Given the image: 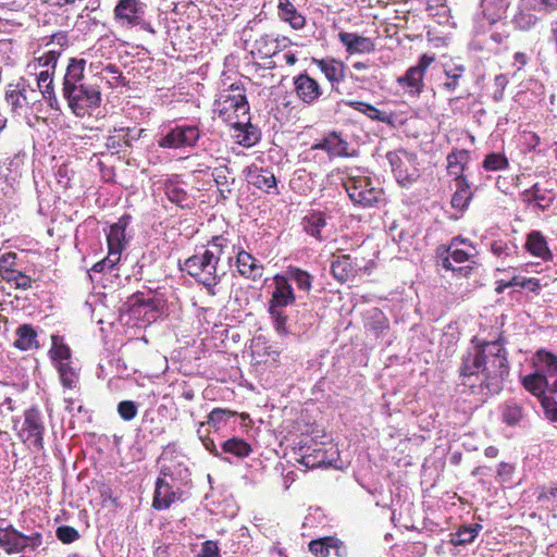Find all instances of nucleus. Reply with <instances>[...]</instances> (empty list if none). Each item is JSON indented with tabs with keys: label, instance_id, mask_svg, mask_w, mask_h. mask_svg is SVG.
Returning a JSON list of instances; mask_svg holds the SVG:
<instances>
[{
	"label": "nucleus",
	"instance_id": "nucleus-27",
	"mask_svg": "<svg viewBox=\"0 0 557 557\" xmlns=\"http://www.w3.org/2000/svg\"><path fill=\"white\" fill-rule=\"evenodd\" d=\"M222 450L238 458H245L250 455V445L242 438L232 437L222 444Z\"/></svg>",
	"mask_w": 557,
	"mask_h": 557
},
{
	"label": "nucleus",
	"instance_id": "nucleus-46",
	"mask_svg": "<svg viewBox=\"0 0 557 557\" xmlns=\"http://www.w3.org/2000/svg\"><path fill=\"white\" fill-rule=\"evenodd\" d=\"M137 406L132 400H123L117 405V412L125 421H131L137 416Z\"/></svg>",
	"mask_w": 557,
	"mask_h": 557
},
{
	"label": "nucleus",
	"instance_id": "nucleus-30",
	"mask_svg": "<svg viewBox=\"0 0 557 557\" xmlns=\"http://www.w3.org/2000/svg\"><path fill=\"white\" fill-rule=\"evenodd\" d=\"M53 74L54 71H50V69H46L39 72L37 75V86L42 94V96L49 100L54 99V88H53Z\"/></svg>",
	"mask_w": 557,
	"mask_h": 557
},
{
	"label": "nucleus",
	"instance_id": "nucleus-11",
	"mask_svg": "<svg viewBox=\"0 0 557 557\" xmlns=\"http://www.w3.org/2000/svg\"><path fill=\"white\" fill-rule=\"evenodd\" d=\"M178 498L177 492L172 488L169 482L164 478H158L152 503L153 508L157 510L166 509Z\"/></svg>",
	"mask_w": 557,
	"mask_h": 557
},
{
	"label": "nucleus",
	"instance_id": "nucleus-56",
	"mask_svg": "<svg viewBox=\"0 0 557 557\" xmlns=\"http://www.w3.org/2000/svg\"><path fill=\"white\" fill-rule=\"evenodd\" d=\"M122 132H125V134L123 135V139L125 141L126 145H131V141L132 140H137L141 134L145 132V129L140 128V129H137V131H133L131 128H121Z\"/></svg>",
	"mask_w": 557,
	"mask_h": 557
},
{
	"label": "nucleus",
	"instance_id": "nucleus-63",
	"mask_svg": "<svg viewBox=\"0 0 557 557\" xmlns=\"http://www.w3.org/2000/svg\"><path fill=\"white\" fill-rule=\"evenodd\" d=\"M257 140V136L253 135V133H247L245 135V137L240 140V144H243L244 146H251L256 143Z\"/></svg>",
	"mask_w": 557,
	"mask_h": 557
},
{
	"label": "nucleus",
	"instance_id": "nucleus-1",
	"mask_svg": "<svg viewBox=\"0 0 557 557\" xmlns=\"http://www.w3.org/2000/svg\"><path fill=\"white\" fill-rule=\"evenodd\" d=\"M508 374L506 351L499 341L469 348L460 367L462 384L479 387L485 395L498 394Z\"/></svg>",
	"mask_w": 557,
	"mask_h": 557
},
{
	"label": "nucleus",
	"instance_id": "nucleus-58",
	"mask_svg": "<svg viewBox=\"0 0 557 557\" xmlns=\"http://www.w3.org/2000/svg\"><path fill=\"white\" fill-rule=\"evenodd\" d=\"M448 161V170L451 174H458L461 171V166L459 165L458 158L456 154L451 153L447 157Z\"/></svg>",
	"mask_w": 557,
	"mask_h": 557
},
{
	"label": "nucleus",
	"instance_id": "nucleus-33",
	"mask_svg": "<svg viewBox=\"0 0 557 557\" xmlns=\"http://www.w3.org/2000/svg\"><path fill=\"white\" fill-rule=\"evenodd\" d=\"M252 184L267 193H271V190L276 189V178L273 173L261 170L253 174L252 176Z\"/></svg>",
	"mask_w": 557,
	"mask_h": 557
},
{
	"label": "nucleus",
	"instance_id": "nucleus-25",
	"mask_svg": "<svg viewBox=\"0 0 557 557\" xmlns=\"http://www.w3.org/2000/svg\"><path fill=\"white\" fill-rule=\"evenodd\" d=\"M457 242H459L458 238L453 239L451 244L446 249L447 256L442 259V265L447 270H457L453 265L451 260L456 263H463L470 258V255L467 251L456 247Z\"/></svg>",
	"mask_w": 557,
	"mask_h": 557
},
{
	"label": "nucleus",
	"instance_id": "nucleus-21",
	"mask_svg": "<svg viewBox=\"0 0 557 557\" xmlns=\"http://www.w3.org/2000/svg\"><path fill=\"white\" fill-rule=\"evenodd\" d=\"M525 247L528 251L535 257L546 260L552 256L547 243L540 232L534 231L529 234Z\"/></svg>",
	"mask_w": 557,
	"mask_h": 557
},
{
	"label": "nucleus",
	"instance_id": "nucleus-39",
	"mask_svg": "<svg viewBox=\"0 0 557 557\" xmlns=\"http://www.w3.org/2000/svg\"><path fill=\"white\" fill-rule=\"evenodd\" d=\"M3 280H5L8 283L14 285L16 288L24 289V290L30 288L32 282H33L28 275H26L17 270H15L14 272L7 273L5 277Z\"/></svg>",
	"mask_w": 557,
	"mask_h": 557
},
{
	"label": "nucleus",
	"instance_id": "nucleus-28",
	"mask_svg": "<svg viewBox=\"0 0 557 557\" xmlns=\"http://www.w3.org/2000/svg\"><path fill=\"white\" fill-rule=\"evenodd\" d=\"M457 190L451 198V205L455 208L463 209L468 206L471 199V191L462 176L456 178Z\"/></svg>",
	"mask_w": 557,
	"mask_h": 557
},
{
	"label": "nucleus",
	"instance_id": "nucleus-52",
	"mask_svg": "<svg viewBox=\"0 0 557 557\" xmlns=\"http://www.w3.org/2000/svg\"><path fill=\"white\" fill-rule=\"evenodd\" d=\"M228 170L226 168H216L213 171V177L218 186L223 187L228 185Z\"/></svg>",
	"mask_w": 557,
	"mask_h": 557
},
{
	"label": "nucleus",
	"instance_id": "nucleus-3",
	"mask_svg": "<svg viewBox=\"0 0 557 557\" xmlns=\"http://www.w3.org/2000/svg\"><path fill=\"white\" fill-rule=\"evenodd\" d=\"M63 97L66 99L71 111L78 117L90 115L101 103V92L94 85H79L64 92Z\"/></svg>",
	"mask_w": 557,
	"mask_h": 557
},
{
	"label": "nucleus",
	"instance_id": "nucleus-22",
	"mask_svg": "<svg viewBox=\"0 0 557 557\" xmlns=\"http://www.w3.org/2000/svg\"><path fill=\"white\" fill-rule=\"evenodd\" d=\"M52 346L49 351L54 366L61 363H71V349L63 343V338L59 335L51 336Z\"/></svg>",
	"mask_w": 557,
	"mask_h": 557
},
{
	"label": "nucleus",
	"instance_id": "nucleus-6",
	"mask_svg": "<svg viewBox=\"0 0 557 557\" xmlns=\"http://www.w3.org/2000/svg\"><path fill=\"white\" fill-rule=\"evenodd\" d=\"M45 426L38 409H29L25 412V419L21 431V437L35 448L40 449L44 445L42 434Z\"/></svg>",
	"mask_w": 557,
	"mask_h": 557
},
{
	"label": "nucleus",
	"instance_id": "nucleus-23",
	"mask_svg": "<svg viewBox=\"0 0 557 557\" xmlns=\"http://www.w3.org/2000/svg\"><path fill=\"white\" fill-rule=\"evenodd\" d=\"M522 384L527 391L536 397H543L549 386L548 379L536 371L522 379Z\"/></svg>",
	"mask_w": 557,
	"mask_h": 557
},
{
	"label": "nucleus",
	"instance_id": "nucleus-38",
	"mask_svg": "<svg viewBox=\"0 0 557 557\" xmlns=\"http://www.w3.org/2000/svg\"><path fill=\"white\" fill-rule=\"evenodd\" d=\"M465 67L456 65L454 67H445V75L447 81L443 84V88L447 91H454L458 86V81L462 76Z\"/></svg>",
	"mask_w": 557,
	"mask_h": 557
},
{
	"label": "nucleus",
	"instance_id": "nucleus-49",
	"mask_svg": "<svg viewBox=\"0 0 557 557\" xmlns=\"http://www.w3.org/2000/svg\"><path fill=\"white\" fill-rule=\"evenodd\" d=\"M270 313L274 319V327L280 334H286V317L274 306H270Z\"/></svg>",
	"mask_w": 557,
	"mask_h": 557
},
{
	"label": "nucleus",
	"instance_id": "nucleus-9",
	"mask_svg": "<svg viewBox=\"0 0 557 557\" xmlns=\"http://www.w3.org/2000/svg\"><path fill=\"white\" fill-rule=\"evenodd\" d=\"M312 149H320L332 157H349L348 143L337 132H331L321 141L314 144Z\"/></svg>",
	"mask_w": 557,
	"mask_h": 557
},
{
	"label": "nucleus",
	"instance_id": "nucleus-43",
	"mask_svg": "<svg viewBox=\"0 0 557 557\" xmlns=\"http://www.w3.org/2000/svg\"><path fill=\"white\" fill-rule=\"evenodd\" d=\"M60 52L50 49L42 55L35 59V62H37L38 66L50 69V71H54L57 66V62L59 59Z\"/></svg>",
	"mask_w": 557,
	"mask_h": 557
},
{
	"label": "nucleus",
	"instance_id": "nucleus-8",
	"mask_svg": "<svg viewBox=\"0 0 557 557\" xmlns=\"http://www.w3.org/2000/svg\"><path fill=\"white\" fill-rule=\"evenodd\" d=\"M294 85L297 97L307 104H312L322 95L318 82L307 74L295 77Z\"/></svg>",
	"mask_w": 557,
	"mask_h": 557
},
{
	"label": "nucleus",
	"instance_id": "nucleus-15",
	"mask_svg": "<svg viewBox=\"0 0 557 557\" xmlns=\"http://www.w3.org/2000/svg\"><path fill=\"white\" fill-rule=\"evenodd\" d=\"M423 77L421 71L418 69L409 67L404 76L397 78L398 85L406 90L407 94L418 97L423 90Z\"/></svg>",
	"mask_w": 557,
	"mask_h": 557
},
{
	"label": "nucleus",
	"instance_id": "nucleus-10",
	"mask_svg": "<svg viewBox=\"0 0 557 557\" xmlns=\"http://www.w3.org/2000/svg\"><path fill=\"white\" fill-rule=\"evenodd\" d=\"M338 39L350 54L370 53L375 49V46L370 38L360 36L356 33L341 32L338 34Z\"/></svg>",
	"mask_w": 557,
	"mask_h": 557
},
{
	"label": "nucleus",
	"instance_id": "nucleus-37",
	"mask_svg": "<svg viewBox=\"0 0 557 557\" xmlns=\"http://www.w3.org/2000/svg\"><path fill=\"white\" fill-rule=\"evenodd\" d=\"M525 197L529 203H534V206L542 210L549 207L553 201L552 197H548L544 193H542L539 189L537 185H534L531 190H528L525 193Z\"/></svg>",
	"mask_w": 557,
	"mask_h": 557
},
{
	"label": "nucleus",
	"instance_id": "nucleus-4",
	"mask_svg": "<svg viewBox=\"0 0 557 557\" xmlns=\"http://www.w3.org/2000/svg\"><path fill=\"white\" fill-rule=\"evenodd\" d=\"M344 187L349 198L363 207H372L382 199V190L373 187L368 176L350 174L344 182Z\"/></svg>",
	"mask_w": 557,
	"mask_h": 557
},
{
	"label": "nucleus",
	"instance_id": "nucleus-35",
	"mask_svg": "<svg viewBox=\"0 0 557 557\" xmlns=\"http://www.w3.org/2000/svg\"><path fill=\"white\" fill-rule=\"evenodd\" d=\"M503 419L508 425H516L522 419V408L515 401H507L503 407Z\"/></svg>",
	"mask_w": 557,
	"mask_h": 557
},
{
	"label": "nucleus",
	"instance_id": "nucleus-53",
	"mask_svg": "<svg viewBox=\"0 0 557 557\" xmlns=\"http://www.w3.org/2000/svg\"><path fill=\"white\" fill-rule=\"evenodd\" d=\"M124 248H115V247H109V252L106 258L108 262V269H113L114 265L120 261L121 259V252Z\"/></svg>",
	"mask_w": 557,
	"mask_h": 557
},
{
	"label": "nucleus",
	"instance_id": "nucleus-54",
	"mask_svg": "<svg viewBox=\"0 0 557 557\" xmlns=\"http://www.w3.org/2000/svg\"><path fill=\"white\" fill-rule=\"evenodd\" d=\"M557 497V484H552L548 487H543L540 492L537 499L540 502L555 499Z\"/></svg>",
	"mask_w": 557,
	"mask_h": 557
},
{
	"label": "nucleus",
	"instance_id": "nucleus-14",
	"mask_svg": "<svg viewBox=\"0 0 557 557\" xmlns=\"http://www.w3.org/2000/svg\"><path fill=\"white\" fill-rule=\"evenodd\" d=\"M331 549H334L335 554L339 557L345 553L343 543L335 537H323L313 540L309 543V550L315 557H327L331 553Z\"/></svg>",
	"mask_w": 557,
	"mask_h": 557
},
{
	"label": "nucleus",
	"instance_id": "nucleus-62",
	"mask_svg": "<svg viewBox=\"0 0 557 557\" xmlns=\"http://www.w3.org/2000/svg\"><path fill=\"white\" fill-rule=\"evenodd\" d=\"M542 404L546 408V411H547V414H548L549 419L553 420V421H557V410L556 409H553V410L548 409L549 400L546 397H543Z\"/></svg>",
	"mask_w": 557,
	"mask_h": 557
},
{
	"label": "nucleus",
	"instance_id": "nucleus-2",
	"mask_svg": "<svg viewBox=\"0 0 557 557\" xmlns=\"http://www.w3.org/2000/svg\"><path fill=\"white\" fill-rule=\"evenodd\" d=\"M222 252V245L215 239L203 252L189 257L183 267V270L207 287L208 293L212 296L215 295L214 287L224 275V272L219 273L218 271Z\"/></svg>",
	"mask_w": 557,
	"mask_h": 557
},
{
	"label": "nucleus",
	"instance_id": "nucleus-31",
	"mask_svg": "<svg viewBox=\"0 0 557 557\" xmlns=\"http://www.w3.org/2000/svg\"><path fill=\"white\" fill-rule=\"evenodd\" d=\"M319 66L330 82H339L344 78V64L342 62L321 60Z\"/></svg>",
	"mask_w": 557,
	"mask_h": 557
},
{
	"label": "nucleus",
	"instance_id": "nucleus-50",
	"mask_svg": "<svg viewBox=\"0 0 557 557\" xmlns=\"http://www.w3.org/2000/svg\"><path fill=\"white\" fill-rule=\"evenodd\" d=\"M166 194L169 199L178 206H184V202L187 200V194L176 186L168 187Z\"/></svg>",
	"mask_w": 557,
	"mask_h": 557
},
{
	"label": "nucleus",
	"instance_id": "nucleus-57",
	"mask_svg": "<svg viewBox=\"0 0 557 557\" xmlns=\"http://www.w3.org/2000/svg\"><path fill=\"white\" fill-rule=\"evenodd\" d=\"M434 61V58L433 57H430V55H426V54H423L418 64L412 66L413 69H418L421 71V74L424 75L426 69L431 65V63Z\"/></svg>",
	"mask_w": 557,
	"mask_h": 557
},
{
	"label": "nucleus",
	"instance_id": "nucleus-64",
	"mask_svg": "<svg viewBox=\"0 0 557 557\" xmlns=\"http://www.w3.org/2000/svg\"><path fill=\"white\" fill-rule=\"evenodd\" d=\"M55 42L62 47L66 44V36L63 34H57L52 37L51 41L48 45H54Z\"/></svg>",
	"mask_w": 557,
	"mask_h": 557
},
{
	"label": "nucleus",
	"instance_id": "nucleus-34",
	"mask_svg": "<svg viewBox=\"0 0 557 557\" xmlns=\"http://www.w3.org/2000/svg\"><path fill=\"white\" fill-rule=\"evenodd\" d=\"M60 376V381L65 388H75L78 382V373L71 363H61L55 367Z\"/></svg>",
	"mask_w": 557,
	"mask_h": 557
},
{
	"label": "nucleus",
	"instance_id": "nucleus-29",
	"mask_svg": "<svg viewBox=\"0 0 557 557\" xmlns=\"http://www.w3.org/2000/svg\"><path fill=\"white\" fill-rule=\"evenodd\" d=\"M219 106L221 107V110L226 111L234 109L235 111H243V113H246L248 110L246 97L242 92L234 96L221 95Z\"/></svg>",
	"mask_w": 557,
	"mask_h": 557
},
{
	"label": "nucleus",
	"instance_id": "nucleus-61",
	"mask_svg": "<svg viewBox=\"0 0 557 557\" xmlns=\"http://www.w3.org/2000/svg\"><path fill=\"white\" fill-rule=\"evenodd\" d=\"M388 160L394 171H398V174L401 175V160L396 154H389Z\"/></svg>",
	"mask_w": 557,
	"mask_h": 557
},
{
	"label": "nucleus",
	"instance_id": "nucleus-20",
	"mask_svg": "<svg viewBox=\"0 0 557 557\" xmlns=\"http://www.w3.org/2000/svg\"><path fill=\"white\" fill-rule=\"evenodd\" d=\"M278 15L285 22H288L294 29H300L305 26V17L299 14L289 0H278Z\"/></svg>",
	"mask_w": 557,
	"mask_h": 557
},
{
	"label": "nucleus",
	"instance_id": "nucleus-55",
	"mask_svg": "<svg viewBox=\"0 0 557 557\" xmlns=\"http://www.w3.org/2000/svg\"><path fill=\"white\" fill-rule=\"evenodd\" d=\"M198 557H218L216 544L211 541L205 542Z\"/></svg>",
	"mask_w": 557,
	"mask_h": 557
},
{
	"label": "nucleus",
	"instance_id": "nucleus-32",
	"mask_svg": "<svg viewBox=\"0 0 557 557\" xmlns=\"http://www.w3.org/2000/svg\"><path fill=\"white\" fill-rule=\"evenodd\" d=\"M352 270L350 260L347 256H341L332 262L331 271L336 280L345 282Z\"/></svg>",
	"mask_w": 557,
	"mask_h": 557
},
{
	"label": "nucleus",
	"instance_id": "nucleus-44",
	"mask_svg": "<svg viewBox=\"0 0 557 557\" xmlns=\"http://www.w3.org/2000/svg\"><path fill=\"white\" fill-rule=\"evenodd\" d=\"M527 5L537 12L550 13L557 10V0H524Z\"/></svg>",
	"mask_w": 557,
	"mask_h": 557
},
{
	"label": "nucleus",
	"instance_id": "nucleus-12",
	"mask_svg": "<svg viewBox=\"0 0 557 557\" xmlns=\"http://www.w3.org/2000/svg\"><path fill=\"white\" fill-rule=\"evenodd\" d=\"M86 61L83 59H71L63 78L62 94L72 90L79 85H85L84 71Z\"/></svg>",
	"mask_w": 557,
	"mask_h": 557
},
{
	"label": "nucleus",
	"instance_id": "nucleus-40",
	"mask_svg": "<svg viewBox=\"0 0 557 557\" xmlns=\"http://www.w3.org/2000/svg\"><path fill=\"white\" fill-rule=\"evenodd\" d=\"M355 109L359 110L363 114H366L368 117L381 122H389V116L385 112H381L373 106L362 103V102H355L352 103Z\"/></svg>",
	"mask_w": 557,
	"mask_h": 557
},
{
	"label": "nucleus",
	"instance_id": "nucleus-41",
	"mask_svg": "<svg viewBox=\"0 0 557 557\" xmlns=\"http://www.w3.org/2000/svg\"><path fill=\"white\" fill-rule=\"evenodd\" d=\"M233 416L234 412L230 410L215 408L209 413L207 423L210 426L214 428L215 430H219L220 424L226 422L227 419H230Z\"/></svg>",
	"mask_w": 557,
	"mask_h": 557
},
{
	"label": "nucleus",
	"instance_id": "nucleus-42",
	"mask_svg": "<svg viewBox=\"0 0 557 557\" xmlns=\"http://www.w3.org/2000/svg\"><path fill=\"white\" fill-rule=\"evenodd\" d=\"M289 278L295 281L298 287L302 290L308 292L311 287V276L299 269H292L289 272Z\"/></svg>",
	"mask_w": 557,
	"mask_h": 557
},
{
	"label": "nucleus",
	"instance_id": "nucleus-51",
	"mask_svg": "<svg viewBox=\"0 0 557 557\" xmlns=\"http://www.w3.org/2000/svg\"><path fill=\"white\" fill-rule=\"evenodd\" d=\"M203 424H205V423H203V422H201V423L199 424L198 430H197V433H198V435H199V438H200V441L202 442L203 446L206 447V449H207L208 451H210L213 456L219 457V456H220V453H219V450H218V448H216V446H215V444H214L213 440H211V438H209V437H207V436H202V435H201V431H200V429L203 426Z\"/></svg>",
	"mask_w": 557,
	"mask_h": 557
},
{
	"label": "nucleus",
	"instance_id": "nucleus-19",
	"mask_svg": "<svg viewBox=\"0 0 557 557\" xmlns=\"http://www.w3.org/2000/svg\"><path fill=\"white\" fill-rule=\"evenodd\" d=\"M14 346L21 350H29L38 347L37 332L29 324L20 325L16 330Z\"/></svg>",
	"mask_w": 557,
	"mask_h": 557
},
{
	"label": "nucleus",
	"instance_id": "nucleus-18",
	"mask_svg": "<svg viewBox=\"0 0 557 557\" xmlns=\"http://www.w3.org/2000/svg\"><path fill=\"white\" fill-rule=\"evenodd\" d=\"M236 263L239 273L244 276L257 278L262 275V267L246 251H242L237 255Z\"/></svg>",
	"mask_w": 557,
	"mask_h": 557
},
{
	"label": "nucleus",
	"instance_id": "nucleus-47",
	"mask_svg": "<svg viewBox=\"0 0 557 557\" xmlns=\"http://www.w3.org/2000/svg\"><path fill=\"white\" fill-rule=\"evenodd\" d=\"M16 253L7 252L0 257V276L2 278L5 277V274L9 272H14L13 269L15 264Z\"/></svg>",
	"mask_w": 557,
	"mask_h": 557
},
{
	"label": "nucleus",
	"instance_id": "nucleus-13",
	"mask_svg": "<svg viewBox=\"0 0 557 557\" xmlns=\"http://www.w3.org/2000/svg\"><path fill=\"white\" fill-rule=\"evenodd\" d=\"M0 545L9 555L21 553L27 548L26 535L10 525L0 535Z\"/></svg>",
	"mask_w": 557,
	"mask_h": 557
},
{
	"label": "nucleus",
	"instance_id": "nucleus-7",
	"mask_svg": "<svg viewBox=\"0 0 557 557\" xmlns=\"http://www.w3.org/2000/svg\"><path fill=\"white\" fill-rule=\"evenodd\" d=\"M143 9L136 0H120L114 9L116 21L122 26H134L141 22Z\"/></svg>",
	"mask_w": 557,
	"mask_h": 557
},
{
	"label": "nucleus",
	"instance_id": "nucleus-24",
	"mask_svg": "<svg viewBox=\"0 0 557 557\" xmlns=\"http://www.w3.org/2000/svg\"><path fill=\"white\" fill-rule=\"evenodd\" d=\"M128 216H123L119 220L117 223L111 225L107 235L108 247H125V228L128 223Z\"/></svg>",
	"mask_w": 557,
	"mask_h": 557
},
{
	"label": "nucleus",
	"instance_id": "nucleus-36",
	"mask_svg": "<svg viewBox=\"0 0 557 557\" xmlns=\"http://www.w3.org/2000/svg\"><path fill=\"white\" fill-rule=\"evenodd\" d=\"M482 529L480 524H474L473 527H465L461 528L454 535L453 543L454 545H465L473 542L476 537L479 531Z\"/></svg>",
	"mask_w": 557,
	"mask_h": 557
},
{
	"label": "nucleus",
	"instance_id": "nucleus-45",
	"mask_svg": "<svg viewBox=\"0 0 557 557\" xmlns=\"http://www.w3.org/2000/svg\"><path fill=\"white\" fill-rule=\"evenodd\" d=\"M507 165V159L499 153H492L486 156L483 166L488 171H498Z\"/></svg>",
	"mask_w": 557,
	"mask_h": 557
},
{
	"label": "nucleus",
	"instance_id": "nucleus-26",
	"mask_svg": "<svg viewBox=\"0 0 557 557\" xmlns=\"http://www.w3.org/2000/svg\"><path fill=\"white\" fill-rule=\"evenodd\" d=\"M304 230L310 234L311 236H314L318 239H322V231L326 226V221L324 215L321 212H314L309 215H307L304 219Z\"/></svg>",
	"mask_w": 557,
	"mask_h": 557
},
{
	"label": "nucleus",
	"instance_id": "nucleus-17",
	"mask_svg": "<svg viewBox=\"0 0 557 557\" xmlns=\"http://www.w3.org/2000/svg\"><path fill=\"white\" fill-rule=\"evenodd\" d=\"M276 288L272 296V305L276 307H285L292 304L295 299L293 288L288 284L287 280L284 276L276 275L275 276Z\"/></svg>",
	"mask_w": 557,
	"mask_h": 557
},
{
	"label": "nucleus",
	"instance_id": "nucleus-5",
	"mask_svg": "<svg viewBox=\"0 0 557 557\" xmlns=\"http://www.w3.org/2000/svg\"><path fill=\"white\" fill-rule=\"evenodd\" d=\"M200 133L196 126H176L162 135L158 145L162 148L181 149L193 147L199 139Z\"/></svg>",
	"mask_w": 557,
	"mask_h": 557
},
{
	"label": "nucleus",
	"instance_id": "nucleus-48",
	"mask_svg": "<svg viewBox=\"0 0 557 557\" xmlns=\"http://www.w3.org/2000/svg\"><path fill=\"white\" fill-rule=\"evenodd\" d=\"M57 537L67 544L78 539V532L72 527L63 525L58 528Z\"/></svg>",
	"mask_w": 557,
	"mask_h": 557
},
{
	"label": "nucleus",
	"instance_id": "nucleus-60",
	"mask_svg": "<svg viewBox=\"0 0 557 557\" xmlns=\"http://www.w3.org/2000/svg\"><path fill=\"white\" fill-rule=\"evenodd\" d=\"M26 543H27V547H29L30 549L37 548L41 544V534L34 533L30 536L26 535Z\"/></svg>",
	"mask_w": 557,
	"mask_h": 557
},
{
	"label": "nucleus",
	"instance_id": "nucleus-59",
	"mask_svg": "<svg viewBox=\"0 0 557 557\" xmlns=\"http://www.w3.org/2000/svg\"><path fill=\"white\" fill-rule=\"evenodd\" d=\"M540 287H541V285H540V282L537 278H533V277L528 278L527 277L525 283H522V288H527L533 293H539Z\"/></svg>",
	"mask_w": 557,
	"mask_h": 557
},
{
	"label": "nucleus",
	"instance_id": "nucleus-16",
	"mask_svg": "<svg viewBox=\"0 0 557 557\" xmlns=\"http://www.w3.org/2000/svg\"><path fill=\"white\" fill-rule=\"evenodd\" d=\"M535 371L544 377L557 376V357L552 352L539 350L533 359Z\"/></svg>",
	"mask_w": 557,
	"mask_h": 557
}]
</instances>
